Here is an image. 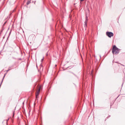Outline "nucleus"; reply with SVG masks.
<instances>
[{
    "instance_id": "nucleus-1",
    "label": "nucleus",
    "mask_w": 125,
    "mask_h": 125,
    "mask_svg": "<svg viewBox=\"0 0 125 125\" xmlns=\"http://www.w3.org/2000/svg\"><path fill=\"white\" fill-rule=\"evenodd\" d=\"M119 52V49L116 47L115 45H114L112 49V52L113 54H117Z\"/></svg>"
},
{
    "instance_id": "nucleus-2",
    "label": "nucleus",
    "mask_w": 125,
    "mask_h": 125,
    "mask_svg": "<svg viewBox=\"0 0 125 125\" xmlns=\"http://www.w3.org/2000/svg\"><path fill=\"white\" fill-rule=\"evenodd\" d=\"M106 34L109 37H111L113 35V33L111 32H107L106 33Z\"/></svg>"
},
{
    "instance_id": "nucleus-3",
    "label": "nucleus",
    "mask_w": 125,
    "mask_h": 125,
    "mask_svg": "<svg viewBox=\"0 0 125 125\" xmlns=\"http://www.w3.org/2000/svg\"><path fill=\"white\" fill-rule=\"evenodd\" d=\"M40 88L38 89L37 91L36 92V97L37 98H38L37 96L39 95L40 93Z\"/></svg>"
},
{
    "instance_id": "nucleus-4",
    "label": "nucleus",
    "mask_w": 125,
    "mask_h": 125,
    "mask_svg": "<svg viewBox=\"0 0 125 125\" xmlns=\"http://www.w3.org/2000/svg\"><path fill=\"white\" fill-rule=\"evenodd\" d=\"M88 20V17H87V16L86 15V20L85 22H84V23H85L84 24V25L85 26H86V24L87 22V21Z\"/></svg>"
},
{
    "instance_id": "nucleus-5",
    "label": "nucleus",
    "mask_w": 125,
    "mask_h": 125,
    "mask_svg": "<svg viewBox=\"0 0 125 125\" xmlns=\"http://www.w3.org/2000/svg\"><path fill=\"white\" fill-rule=\"evenodd\" d=\"M30 3V1H28L27 2V5H28Z\"/></svg>"
},
{
    "instance_id": "nucleus-6",
    "label": "nucleus",
    "mask_w": 125,
    "mask_h": 125,
    "mask_svg": "<svg viewBox=\"0 0 125 125\" xmlns=\"http://www.w3.org/2000/svg\"><path fill=\"white\" fill-rule=\"evenodd\" d=\"M43 58L41 60V62H42V61H43Z\"/></svg>"
},
{
    "instance_id": "nucleus-7",
    "label": "nucleus",
    "mask_w": 125,
    "mask_h": 125,
    "mask_svg": "<svg viewBox=\"0 0 125 125\" xmlns=\"http://www.w3.org/2000/svg\"><path fill=\"white\" fill-rule=\"evenodd\" d=\"M10 70V69H9L8 70H7V72H8V71H9Z\"/></svg>"
},
{
    "instance_id": "nucleus-8",
    "label": "nucleus",
    "mask_w": 125,
    "mask_h": 125,
    "mask_svg": "<svg viewBox=\"0 0 125 125\" xmlns=\"http://www.w3.org/2000/svg\"><path fill=\"white\" fill-rule=\"evenodd\" d=\"M80 0V1H83V0Z\"/></svg>"
},
{
    "instance_id": "nucleus-9",
    "label": "nucleus",
    "mask_w": 125,
    "mask_h": 125,
    "mask_svg": "<svg viewBox=\"0 0 125 125\" xmlns=\"http://www.w3.org/2000/svg\"><path fill=\"white\" fill-rule=\"evenodd\" d=\"M26 125H27L26 124Z\"/></svg>"
}]
</instances>
